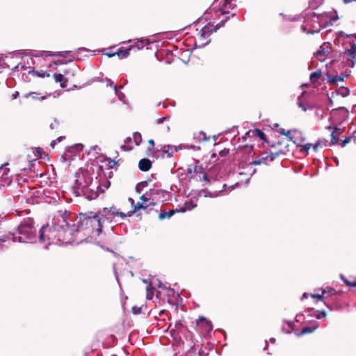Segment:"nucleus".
Masks as SVG:
<instances>
[{
  "label": "nucleus",
  "mask_w": 356,
  "mask_h": 356,
  "mask_svg": "<svg viewBox=\"0 0 356 356\" xmlns=\"http://www.w3.org/2000/svg\"><path fill=\"white\" fill-rule=\"evenodd\" d=\"M69 214L59 213L52 220L51 225L42 227L38 236L40 243L48 241L51 244H68L74 241V225H70L67 218Z\"/></svg>",
  "instance_id": "nucleus-1"
},
{
  "label": "nucleus",
  "mask_w": 356,
  "mask_h": 356,
  "mask_svg": "<svg viewBox=\"0 0 356 356\" xmlns=\"http://www.w3.org/2000/svg\"><path fill=\"white\" fill-rule=\"evenodd\" d=\"M75 177L73 193L76 196H84L88 200H94L100 193L104 192L100 188L99 180L97 177L94 179L88 172L79 171Z\"/></svg>",
  "instance_id": "nucleus-2"
},
{
  "label": "nucleus",
  "mask_w": 356,
  "mask_h": 356,
  "mask_svg": "<svg viewBox=\"0 0 356 356\" xmlns=\"http://www.w3.org/2000/svg\"><path fill=\"white\" fill-rule=\"evenodd\" d=\"M38 239L36 229L33 226V220L31 218L24 219L17 227L15 233L9 232L7 235L0 236L1 243L12 241L19 243H35Z\"/></svg>",
  "instance_id": "nucleus-3"
},
{
  "label": "nucleus",
  "mask_w": 356,
  "mask_h": 356,
  "mask_svg": "<svg viewBox=\"0 0 356 356\" xmlns=\"http://www.w3.org/2000/svg\"><path fill=\"white\" fill-rule=\"evenodd\" d=\"M74 225V233L83 232L84 235L93 234L99 236L103 227L102 218L99 215L90 213V215L81 214L76 218Z\"/></svg>",
  "instance_id": "nucleus-4"
},
{
  "label": "nucleus",
  "mask_w": 356,
  "mask_h": 356,
  "mask_svg": "<svg viewBox=\"0 0 356 356\" xmlns=\"http://www.w3.org/2000/svg\"><path fill=\"white\" fill-rule=\"evenodd\" d=\"M312 20L314 22H317V26H316L314 25V28L315 29L308 31L309 33L312 34L318 33L321 29L326 28L328 24H331L330 18L327 13L316 15L315 13L312 12Z\"/></svg>",
  "instance_id": "nucleus-5"
},
{
  "label": "nucleus",
  "mask_w": 356,
  "mask_h": 356,
  "mask_svg": "<svg viewBox=\"0 0 356 356\" xmlns=\"http://www.w3.org/2000/svg\"><path fill=\"white\" fill-rule=\"evenodd\" d=\"M98 215L102 218V223L104 220H111L113 218L120 216L122 219H124L127 215L122 212L115 211L114 208H104Z\"/></svg>",
  "instance_id": "nucleus-6"
},
{
  "label": "nucleus",
  "mask_w": 356,
  "mask_h": 356,
  "mask_svg": "<svg viewBox=\"0 0 356 356\" xmlns=\"http://www.w3.org/2000/svg\"><path fill=\"white\" fill-rule=\"evenodd\" d=\"M331 53V44L329 42L323 43L314 54L315 58L321 61H325Z\"/></svg>",
  "instance_id": "nucleus-7"
},
{
  "label": "nucleus",
  "mask_w": 356,
  "mask_h": 356,
  "mask_svg": "<svg viewBox=\"0 0 356 356\" xmlns=\"http://www.w3.org/2000/svg\"><path fill=\"white\" fill-rule=\"evenodd\" d=\"M32 58L25 57L22 58V62L18 63L13 69V71L22 72L28 70L29 73L34 72L33 68L31 67V64L32 63Z\"/></svg>",
  "instance_id": "nucleus-8"
},
{
  "label": "nucleus",
  "mask_w": 356,
  "mask_h": 356,
  "mask_svg": "<svg viewBox=\"0 0 356 356\" xmlns=\"http://www.w3.org/2000/svg\"><path fill=\"white\" fill-rule=\"evenodd\" d=\"M234 188V186L232 185L230 186H227L225 184H224L222 186V188L215 191H210L209 190H202L201 193L203 195L204 197H216L219 195H222L223 191H231Z\"/></svg>",
  "instance_id": "nucleus-9"
},
{
  "label": "nucleus",
  "mask_w": 356,
  "mask_h": 356,
  "mask_svg": "<svg viewBox=\"0 0 356 356\" xmlns=\"http://www.w3.org/2000/svg\"><path fill=\"white\" fill-rule=\"evenodd\" d=\"M9 169L6 168L4 165L0 166V186L6 187L9 186L12 182L11 177L8 175Z\"/></svg>",
  "instance_id": "nucleus-10"
},
{
  "label": "nucleus",
  "mask_w": 356,
  "mask_h": 356,
  "mask_svg": "<svg viewBox=\"0 0 356 356\" xmlns=\"http://www.w3.org/2000/svg\"><path fill=\"white\" fill-rule=\"evenodd\" d=\"M329 145L328 141L325 139H319L316 143H307L302 146L300 148L301 152H307L311 149V147H313V150L314 152H317L319 148H322L323 147H327Z\"/></svg>",
  "instance_id": "nucleus-11"
},
{
  "label": "nucleus",
  "mask_w": 356,
  "mask_h": 356,
  "mask_svg": "<svg viewBox=\"0 0 356 356\" xmlns=\"http://www.w3.org/2000/svg\"><path fill=\"white\" fill-rule=\"evenodd\" d=\"M343 57L346 58L348 61L352 63L351 66L353 67L355 64L354 60L356 58V42H353L350 44V48L347 49L343 52Z\"/></svg>",
  "instance_id": "nucleus-12"
},
{
  "label": "nucleus",
  "mask_w": 356,
  "mask_h": 356,
  "mask_svg": "<svg viewBox=\"0 0 356 356\" xmlns=\"http://www.w3.org/2000/svg\"><path fill=\"white\" fill-rule=\"evenodd\" d=\"M279 155L278 153H268L265 152L261 154V158L257 159L252 162V164L254 165H260L261 163H266L267 161H273L276 156Z\"/></svg>",
  "instance_id": "nucleus-13"
},
{
  "label": "nucleus",
  "mask_w": 356,
  "mask_h": 356,
  "mask_svg": "<svg viewBox=\"0 0 356 356\" xmlns=\"http://www.w3.org/2000/svg\"><path fill=\"white\" fill-rule=\"evenodd\" d=\"M221 25H218L215 28H213V25L209 23V24L205 25L202 28L201 33L200 35V39H206L207 38L211 33L216 32Z\"/></svg>",
  "instance_id": "nucleus-14"
},
{
  "label": "nucleus",
  "mask_w": 356,
  "mask_h": 356,
  "mask_svg": "<svg viewBox=\"0 0 356 356\" xmlns=\"http://www.w3.org/2000/svg\"><path fill=\"white\" fill-rule=\"evenodd\" d=\"M319 327V324L318 322L314 321L312 323V325L305 327L300 333L298 334V336H302L307 334H310L314 332Z\"/></svg>",
  "instance_id": "nucleus-15"
},
{
  "label": "nucleus",
  "mask_w": 356,
  "mask_h": 356,
  "mask_svg": "<svg viewBox=\"0 0 356 356\" xmlns=\"http://www.w3.org/2000/svg\"><path fill=\"white\" fill-rule=\"evenodd\" d=\"M149 197L152 199V202L154 200H156L161 198V195H162L163 197L166 194L163 190L159 188H152L150 189L149 191Z\"/></svg>",
  "instance_id": "nucleus-16"
},
{
  "label": "nucleus",
  "mask_w": 356,
  "mask_h": 356,
  "mask_svg": "<svg viewBox=\"0 0 356 356\" xmlns=\"http://www.w3.org/2000/svg\"><path fill=\"white\" fill-rule=\"evenodd\" d=\"M152 167V162L148 159H143L139 161L138 168L140 170L146 172Z\"/></svg>",
  "instance_id": "nucleus-17"
},
{
  "label": "nucleus",
  "mask_w": 356,
  "mask_h": 356,
  "mask_svg": "<svg viewBox=\"0 0 356 356\" xmlns=\"http://www.w3.org/2000/svg\"><path fill=\"white\" fill-rule=\"evenodd\" d=\"M151 42L147 38H141L140 39H137L136 42L133 44V49L136 48L138 50H140L143 48L144 44H149Z\"/></svg>",
  "instance_id": "nucleus-18"
},
{
  "label": "nucleus",
  "mask_w": 356,
  "mask_h": 356,
  "mask_svg": "<svg viewBox=\"0 0 356 356\" xmlns=\"http://www.w3.org/2000/svg\"><path fill=\"white\" fill-rule=\"evenodd\" d=\"M328 81L332 84H338L339 82H343L344 77L341 75H328Z\"/></svg>",
  "instance_id": "nucleus-19"
},
{
  "label": "nucleus",
  "mask_w": 356,
  "mask_h": 356,
  "mask_svg": "<svg viewBox=\"0 0 356 356\" xmlns=\"http://www.w3.org/2000/svg\"><path fill=\"white\" fill-rule=\"evenodd\" d=\"M150 205H154V202H151L149 203V204H148V205H144L143 202H138L136 204V206L134 207V211H131L128 213V216H131L136 211H137V210H138L140 209H147Z\"/></svg>",
  "instance_id": "nucleus-20"
},
{
  "label": "nucleus",
  "mask_w": 356,
  "mask_h": 356,
  "mask_svg": "<svg viewBox=\"0 0 356 356\" xmlns=\"http://www.w3.org/2000/svg\"><path fill=\"white\" fill-rule=\"evenodd\" d=\"M133 49V46H130L129 48L124 49V50H118L115 54L120 58H126L129 56L130 54L131 49Z\"/></svg>",
  "instance_id": "nucleus-21"
},
{
  "label": "nucleus",
  "mask_w": 356,
  "mask_h": 356,
  "mask_svg": "<svg viewBox=\"0 0 356 356\" xmlns=\"http://www.w3.org/2000/svg\"><path fill=\"white\" fill-rule=\"evenodd\" d=\"M54 76L55 81L56 83H60V86L62 88L66 87V81H64L65 77L63 74L56 73L54 74Z\"/></svg>",
  "instance_id": "nucleus-22"
},
{
  "label": "nucleus",
  "mask_w": 356,
  "mask_h": 356,
  "mask_svg": "<svg viewBox=\"0 0 356 356\" xmlns=\"http://www.w3.org/2000/svg\"><path fill=\"white\" fill-rule=\"evenodd\" d=\"M175 151H177V148L174 146L167 145L163 147V152L167 154L168 157L172 156Z\"/></svg>",
  "instance_id": "nucleus-23"
},
{
  "label": "nucleus",
  "mask_w": 356,
  "mask_h": 356,
  "mask_svg": "<svg viewBox=\"0 0 356 356\" xmlns=\"http://www.w3.org/2000/svg\"><path fill=\"white\" fill-rule=\"evenodd\" d=\"M233 0H225V3L222 5V12L225 13L227 8L233 9L235 7V4L232 3Z\"/></svg>",
  "instance_id": "nucleus-24"
},
{
  "label": "nucleus",
  "mask_w": 356,
  "mask_h": 356,
  "mask_svg": "<svg viewBox=\"0 0 356 356\" xmlns=\"http://www.w3.org/2000/svg\"><path fill=\"white\" fill-rule=\"evenodd\" d=\"M175 213V210H170L168 212H161L159 216V218L160 220H163L165 218H170L174 213Z\"/></svg>",
  "instance_id": "nucleus-25"
},
{
  "label": "nucleus",
  "mask_w": 356,
  "mask_h": 356,
  "mask_svg": "<svg viewBox=\"0 0 356 356\" xmlns=\"http://www.w3.org/2000/svg\"><path fill=\"white\" fill-rule=\"evenodd\" d=\"M327 115V112L323 109H318L315 112V115L318 120L323 119Z\"/></svg>",
  "instance_id": "nucleus-26"
},
{
  "label": "nucleus",
  "mask_w": 356,
  "mask_h": 356,
  "mask_svg": "<svg viewBox=\"0 0 356 356\" xmlns=\"http://www.w3.org/2000/svg\"><path fill=\"white\" fill-rule=\"evenodd\" d=\"M122 86H114V90H115V95L118 97V99L122 101V102H124V99H125V95L121 92H119L118 91V89L119 88H122Z\"/></svg>",
  "instance_id": "nucleus-27"
},
{
  "label": "nucleus",
  "mask_w": 356,
  "mask_h": 356,
  "mask_svg": "<svg viewBox=\"0 0 356 356\" xmlns=\"http://www.w3.org/2000/svg\"><path fill=\"white\" fill-rule=\"evenodd\" d=\"M321 76V72L320 70L315 71L310 74V80L312 82H314L318 80Z\"/></svg>",
  "instance_id": "nucleus-28"
},
{
  "label": "nucleus",
  "mask_w": 356,
  "mask_h": 356,
  "mask_svg": "<svg viewBox=\"0 0 356 356\" xmlns=\"http://www.w3.org/2000/svg\"><path fill=\"white\" fill-rule=\"evenodd\" d=\"M146 290H147V298L148 300H151L153 298V294H154V288L152 286V284H149L147 286Z\"/></svg>",
  "instance_id": "nucleus-29"
},
{
  "label": "nucleus",
  "mask_w": 356,
  "mask_h": 356,
  "mask_svg": "<svg viewBox=\"0 0 356 356\" xmlns=\"http://www.w3.org/2000/svg\"><path fill=\"white\" fill-rule=\"evenodd\" d=\"M133 138L136 145H139L142 141L141 134L138 132H136L134 134Z\"/></svg>",
  "instance_id": "nucleus-30"
},
{
  "label": "nucleus",
  "mask_w": 356,
  "mask_h": 356,
  "mask_svg": "<svg viewBox=\"0 0 356 356\" xmlns=\"http://www.w3.org/2000/svg\"><path fill=\"white\" fill-rule=\"evenodd\" d=\"M254 133H255V135L258 137H259L261 140H266V135L265 134L261 131V130L259 129H255L254 131Z\"/></svg>",
  "instance_id": "nucleus-31"
},
{
  "label": "nucleus",
  "mask_w": 356,
  "mask_h": 356,
  "mask_svg": "<svg viewBox=\"0 0 356 356\" xmlns=\"http://www.w3.org/2000/svg\"><path fill=\"white\" fill-rule=\"evenodd\" d=\"M341 279L347 286L351 287H356V280L354 282H350L347 279L344 278L343 276H341Z\"/></svg>",
  "instance_id": "nucleus-32"
},
{
  "label": "nucleus",
  "mask_w": 356,
  "mask_h": 356,
  "mask_svg": "<svg viewBox=\"0 0 356 356\" xmlns=\"http://www.w3.org/2000/svg\"><path fill=\"white\" fill-rule=\"evenodd\" d=\"M324 293H325V290H323L322 291V293L321 294H311V296L313 298H317L319 300H323V294Z\"/></svg>",
  "instance_id": "nucleus-33"
},
{
  "label": "nucleus",
  "mask_w": 356,
  "mask_h": 356,
  "mask_svg": "<svg viewBox=\"0 0 356 356\" xmlns=\"http://www.w3.org/2000/svg\"><path fill=\"white\" fill-rule=\"evenodd\" d=\"M70 51H58L55 53L49 54V56H64L65 54H69Z\"/></svg>",
  "instance_id": "nucleus-34"
},
{
  "label": "nucleus",
  "mask_w": 356,
  "mask_h": 356,
  "mask_svg": "<svg viewBox=\"0 0 356 356\" xmlns=\"http://www.w3.org/2000/svg\"><path fill=\"white\" fill-rule=\"evenodd\" d=\"M309 17H308V19H307V22H309V19L311 20V22H312V24H311V26H312V30L311 31H313L315 29L314 28V25H315L316 26H317V22H314L313 20H312V13L308 14Z\"/></svg>",
  "instance_id": "nucleus-35"
},
{
  "label": "nucleus",
  "mask_w": 356,
  "mask_h": 356,
  "mask_svg": "<svg viewBox=\"0 0 356 356\" xmlns=\"http://www.w3.org/2000/svg\"><path fill=\"white\" fill-rule=\"evenodd\" d=\"M318 314L316 315V318L318 319L321 318H325L326 317V312L325 311L319 312L318 311Z\"/></svg>",
  "instance_id": "nucleus-36"
},
{
  "label": "nucleus",
  "mask_w": 356,
  "mask_h": 356,
  "mask_svg": "<svg viewBox=\"0 0 356 356\" xmlns=\"http://www.w3.org/2000/svg\"><path fill=\"white\" fill-rule=\"evenodd\" d=\"M134 314H139L141 313L142 308L140 307L134 306L131 309Z\"/></svg>",
  "instance_id": "nucleus-37"
},
{
  "label": "nucleus",
  "mask_w": 356,
  "mask_h": 356,
  "mask_svg": "<svg viewBox=\"0 0 356 356\" xmlns=\"http://www.w3.org/2000/svg\"><path fill=\"white\" fill-rule=\"evenodd\" d=\"M141 200L145 202H147L149 199H151V197H149V193H147L146 194H144L141 196L140 197Z\"/></svg>",
  "instance_id": "nucleus-38"
},
{
  "label": "nucleus",
  "mask_w": 356,
  "mask_h": 356,
  "mask_svg": "<svg viewBox=\"0 0 356 356\" xmlns=\"http://www.w3.org/2000/svg\"><path fill=\"white\" fill-rule=\"evenodd\" d=\"M331 137H332L331 142H332V144H335V143H337L338 142V138L334 135V131L332 132Z\"/></svg>",
  "instance_id": "nucleus-39"
},
{
  "label": "nucleus",
  "mask_w": 356,
  "mask_h": 356,
  "mask_svg": "<svg viewBox=\"0 0 356 356\" xmlns=\"http://www.w3.org/2000/svg\"><path fill=\"white\" fill-rule=\"evenodd\" d=\"M280 133L282 135H285L287 137L290 138H291V133H290V131H286L284 129H281L280 131Z\"/></svg>",
  "instance_id": "nucleus-40"
},
{
  "label": "nucleus",
  "mask_w": 356,
  "mask_h": 356,
  "mask_svg": "<svg viewBox=\"0 0 356 356\" xmlns=\"http://www.w3.org/2000/svg\"><path fill=\"white\" fill-rule=\"evenodd\" d=\"M106 83H107V86H110V87H113L114 88V83L113 81L110 79H106Z\"/></svg>",
  "instance_id": "nucleus-41"
},
{
  "label": "nucleus",
  "mask_w": 356,
  "mask_h": 356,
  "mask_svg": "<svg viewBox=\"0 0 356 356\" xmlns=\"http://www.w3.org/2000/svg\"><path fill=\"white\" fill-rule=\"evenodd\" d=\"M25 96H26V97L31 96V97H32V98H33V99H38V95H37L36 93H34V92L27 94V95H26Z\"/></svg>",
  "instance_id": "nucleus-42"
},
{
  "label": "nucleus",
  "mask_w": 356,
  "mask_h": 356,
  "mask_svg": "<svg viewBox=\"0 0 356 356\" xmlns=\"http://www.w3.org/2000/svg\"><path fill=\"white\" fill-rule=\"evenodd\" d=\"M168 118V117H162V118H160L157 120V123L158 124H161L163 123L164 121H165Z\"/></svg>",
  "instance_id": "nucleus-43"
},
{
  "label": "nucleus",
  "mask_w": 356,
  "mask_h": 356,
  "mask_svg": "<svg viewBox=\"0 0 356 356\" xmlns=\"http://www.w3.org/2000/svg\"><path fill=\"white\" fill-rule=\"evenodd\" d=\"M350 140V138H346L345 140L342 141L341 146L344 147L346 144H348Z\"/></svg>",
  "instance_id": "nucleus-44"
},
{
  "label": "nucleus",
  "mask_w": 356,
  "mask_h": 356,
  "mask_svg": "<svg viewBox=\"0 0 356 356\" xmlns=\"http://www.w3.org/2000/svg\"><path fill=\"white\" fill-rule=\"evenodd\" d=\"M38 76L44 77V76H49V73L43 72L42 74H37Z\"/></svg>",
  "instance_id": "nucleus-45"
},
{
  "label": "nucleus",
  "mask_w": 356,
  "mask_h": 356,
  "mask_svg": "<svg viewBox=\"0 0 356 356\" xmlns=\"http://www.w3.org/2000/svg\"><path fill=\"white\" fill-rule=\"evenodd\" d=\"M185 206H186V208L184 209H182L181 211H184L186 209L191 210L193 208H194L196 205H193L191 207H188L187 204H186Z\"/></svg>",
  "instance_id": "nucleus-46"
},
{
  "label": "nucleus",
  "mask_w": 356,
  "mask_h": 356,
  "mask_svg": "<svg viewBox=\"0 0 356 356\" xmlns=\"http://www.w3.org/2000/svg\"><path fill=\"white\" fill-rule=\"evenodd\" d=\"M19 96V92L17 91L15 92L13 94V99H15Z\"/></svg>",
  "instance_id": "nucleus-47"
},
{
  "label": "nucleus",
  "mask_w": 356,
  "mask_h": 356,
  "mask_svg": "<svg viewBox=\"0 0 356 356\" xmlns=\"http://www.w3.org/2000/svg\"><path fill=\"white\" fill-rule=\"evenodd\" d=\"M308 296H309V294H308V293H303V295H302V298H301V300H304V299H306V298H308Z\"/></svg>",
  "instance_id": "nucleus-48"
},
{
  "label": "nucleus",
  "mask_w": 356,
  "mask_h": 356,
  "mask_svg": "<svg viewBox=\"0 0 356 356\" xmlns=\"http://www.w3.org/2000/svg\"><path fill=\"white\" fill-rule=\"evenodd\" d=\"M203 179L207 181V182H209V179L208 178V177L207 176V175L204 174L203 175Z\"/></svg>",
  "instance_id": "nucleus-49"
},
{
  "label": "nucleus",
  "mask_w": 356,
  "mask_h": 356,
  "mask_svg": "<svg viewBox=\"0 0 356 356\" xmlns=\"http://www.w3.org/2000/svg\"><path fill=\"white\" fill-rule=\"evenodd\" d=\"M299 106L300 107L302 108V109L304 111H307V108L303 105L301 103L299 104Z\"/></svg>",
  "instance_id": "nucleus-50"
},
{
  "label": "nucleus",
  "mask_w": 356,
  "mask_h": 356,
  "mask_svg": "<svg viewBox=\"0 0 356 356\" xmlns=\"http://www.w3.org/2000/svg\"><path fill=\"white\" fill-rule=\"evenodd\" d=\"M106 55H107L108 57H110V58H111V57L114 56L115 55H117V54H115V53H113V54L109 53V54H106Z\"/></svg>",
  "instance_id": "nucleus-51"
},
{
  "label": "nucleus",
  "mask_w": 356,
  "mask_h": 356,
  "mask_svg": "<svg viewBox=\"0 0 356 356\" xmlns=\"http://www.w3.org/2000/svg\"><path fill=\"white\" fill-rule=\"evenodd\" d=\"M131 140V138L130 137H128L125 139L124 143H128Z\"/></svg>",
  "instance_id": "nucleus-52"
},
{
  "label": "nucleus",
  "mask_w": 356,
  "mask_h": 356,
  "mask_svg": "<svg viewBox=\"0 0 356 356\" xmlns=\"http://www.w3.org/2000/svg\"><path fill=\"white\" fill-rule=\"evenodd\" d=\"M56 140H53V141H51V146L52 147H54V146L56 145Z\"/></svg>",
  "instance_id": "nucleus-53"
},
{
  "label": "nucleus",
  "mask_w": 356,
  "mask_h": 356,
  "mask_svg": "<svg viewBox=\"0 0 356 356\" xmlns=\"http://www.w3.org/2000/svg\"><path fill=\"white\" fill-rule=\"evenodd\" d=\"M156 281L158 282V284H157L158 286L159 287H161L162 285H163L162 282L160 280H158Z\"/></svg>",
  "instance_id": "nucleus-54"
},
{
  "label": "nucleus",
  "mask_w": 356,
  "mask_h": 356,
  "mask_svg": "<svg viewBox=\"0 0 356 356\" xmlns=\"http://www.w3.org/2000/svg\"><path fill=\"white\" fill-rule=\"evenodd\" d=\"M149 145H152V146L154 145V140H152V139L149 140Z\"/></svg>",
  "instance_id": "nucleus-55"
},
{
  "label": "nucleus",
  "mask_w": 356,
  "mask_h": 356,
  "mask_svg": "<svg viewBox=\"0 0 356 356\" xmlns=\"http://www.w3.org/2000/svg\"><path fill=\"white\" fill-rule=\"evenodd\" d=\"M50 128H51V129H55V128H56V127H55V124H54V123H51V124H50Z\"/></svg>",
  "instance_id": "nucleus-56"
},
{
  "label": "nucleus",
  "mask_w": 356,
  "mask_h": 356,
  "mask_svg": "<svg viewBox=\"0 0 356 356\" xmlns=\"http://www.w3.org/2000/svg\"><path fill=\"white\" fill-rule=\"evenodd\" d=\"M199 320L201 321H206V318L204 317H203V316H200L199 318Z\"/></svg>",
  "instance_id": "nucleus-57"
},
{
  "label": "nucleus",
  "mask_w": 356,
  "mask_h": 356,
  "mask_svg": "<svg viewBox=\"0 0 356 356\" xmlns=\"http://www.w3.org/2000/svg\"><path fill=\"white\" fill-rule=\"evenodd\" d=\"M270 341L271 343H274V342L275 341V338H271V339H270Z\"/></svg>",
  "instance_id": "nucleus-58"
},
{
  "label": "nucleus",
  "mask_w": 356,
  "mask_h": 356,
  "mask_svg": "<svg viewBox=\"0 0 356 356\" xmlns=\"http://www.w3.org/2000/svg\"><path fill=\"white\" fill-rule=\"evenodd\" d=\"M121 148H122L123 150H127V148H126L125 145H122V146H121Z\"/></svg>",
  "instance_id": "nucleus-59"
},
{
  "label": "nucleus",
  "mask_w": 356,
  "mask_h": 356,
  "mask_svg": "<svg viewBox=\"0 0 356 356\" xmlns=\"http://www.w3.org/2000/svg\"><path fill=\"white\" fill-rule=\"evenodd\" d=\"M62 139H63V137H62V136H60V137H59V138H57V140H58V142H60V141L62 140Z\"/></svg>",
  "instance_id": "nucleus-60"
},
{
  "label": "nucleus",
  "mask_w": 356,
  "mask_h": 356,
  "mask_svg": "<svg viewBox=\"0 0 356 356\" xmlns=\"http://www.w3.org/2000/svg\"><path fill=\"white\" fill-rule=\"evenodd\" d=\"M129 200L131 202V204H134V201L132 198H129Z\"/></svg>",
  "instance_id": "nucleus-61"
},
{
  "label": "nucleus",
  "mask_w": 356,
  "mask_h": 356,
  "mask_svg": "<svg viewBox=\"0 0 356 356\" xmlns=\"http://www.w3.org/2000/svg\"><path fill=\"white\" fill-rule=\"evenodd\" d=\"M301 29H302L304 31H305V29H305V26H301Z\"/></svg>",
  "instance_id": "nucleus-62"
},
{
  "label": "nucleus",
  "mask_w": 356,
  "mask_h": 356,
  "mask_svg": "<svg viewBox=\"0 0 356 356\" xmlns=\"http://www.w3.org/2000/svg\"><path fill=\"white\" fill-rule=\"evenodd\" d=\"M207 323L208 324V325H209L210 327H211V323H210V322L207 321Z\"/></svg>",
  "instance_id": "nucleus-63"
},
{
  "label": "nucleus",
  "mask_w": 356,
  "mask_h": 356,
  "mask_svg": "<svg viewBox=\"0 0 356 356\" xmlns=\"http://www.w3.org/2000/svg\"><path fill=\"white\" fill-rule=\"evenodd\" d=\"M327 129H332V127H331V126H328V127H327Z\"/></svg>",
  "instance_id": "nucleus-64"
}]
</instances>
